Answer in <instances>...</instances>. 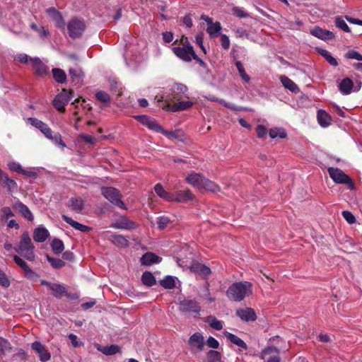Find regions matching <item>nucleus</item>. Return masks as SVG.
Returning <instances> with one entry per match:
<instances>
[{"label": "nucleus", "instance_id": "obj_28", "mask_svg": "<svg viewBox=\"0 0 362 362\" xmlns=\"http://www.w3.org/2000/svg\"><path fill=\"white\" fill-rule=\"evenodd\" d=\"M69 206L78 213L81 212L84 207V201L79 197H71L69 199Z\"/></svg>", "mask_w": 362, "mask_h": 362}, {"label": "nucleus", "instance_id": "obj_64", "mask_svg": "<svg viewBox=\"0 0 362 362\" xmlns=\"http://www.w3.org/2000/svg\"><path fill=\"white\" fill-rule=\"evenodd\" d=\"M206 344L209 347L212 349H218L219 342L213 337H209L206 340Z\"/></svg>", "mask_w": 362, "mask_h": 362}, {"label": "nucleus", "instance_id": "obj_59", "mask_svg": "<svg viewBox=\"0 0 362 362\" xmlns=\"http://www.w3.org/2000/svg\"><path fill=\"white\" fill-rule=\"evenodd\" d=\"M11 283L6 275V274L0 269V285L3 287L8 288L10 286Z\"/></svg>", "mask_w": 362, "mask_h": 362}, {"label": "nucleus", "instance_id": "obj_12", "mask_svg": "<svg viewBox=\"0 0 362 362\" xmlns=\"http://www.w3.org/2000/svg\"><path fill=\"white\" fill-rule=\"evenodd\" d=\"M190 270L202 279H206L211 274L210 268L199 262H193Z\"/></svg>", "mask_w": 362, "mask_h": 362}, {"label": "nucleus", "instance_id": "obj_58", "mask_svg": "<svg viewBox=\"0 0 362 362\" xmlns=\"http://www.w3.org/2000/svg\"><path fill=\"white\" fill-rule=\"evenodd\" d=\"M342 216L349 224H353L356 221L354 215L349 211H343Z\"/></svg>", "mask_w": 362, "mask_h": 362}, {"label": "nucleus", "instance_id": "obj_42", "mask_svg": "<svg viewBox=\"0 0 362 362\" xmlns=\"http://www.w3.org/2000/svg\"><path fill=\"white\" fill-rule=\"evenodd\" d=\"M141 281L144 284L148 286H152L156 284V279L149 272H145L142 274Z\"/></svg>", "mask_w": 362, "mask_h": 362}, {"label": "nucleus", "instance_id": "obj_3", "mask_svg": "<svg viewBox=\"0 0 362 362\" xmlns=\"http://www.w3.org/2000/svg\"><path fill=\"white\" fill-rule=\"evenodd\" d=\"M180 43L182 45V47L173 48V53L185 62H191L195 53L193 47L189 43L187 38L184 36L182 37Z\"/></svg>", "mask_w": 362, "mask_h": 362}, {"label": "nucleus", "instance_id": "obj_51", "mask_svg": "<svg viewBox=\"0 0 362 362\" xmlns=\"http://www.w3.org/2000/svg\"><path fill=\"white\" fill-rule=\"evenodd\" d=\"M157 224L158 227L160 230H163L167 228L168 225L170 223L171 221L168 216H160L157 218Z\"/></svg>", "mask_w": 362, "mask_h": 362}, {"label": "nucleus", "instance_id": "obj_23", "mask_svg": "<svg viewBox=\"0 0 362 362\" xmlns=\"http://www.w3.org/2000/svg\"><path fill=\"white\" fill-rule=\"evenodd\" d=\"M157 195L167 202H174V194H171L164 189L163 186L158 183L154 187Z\"/></svg>", "mask_w": 362, "mask_h": 362}, {"label": "nucleus", "instance_id": "obj_39", "mask_svg": "<svg viewBox=\"0 0 362 362\" xmlns=\"http://www.w3.org/2000/svg\"><path fill=\"white\" fill-rule=\"evenodd\" d=\"M4 187L6 188L9 192L16 191L18 188L17 183L13 180L9 178L6 175L4 178Z\"/></svg>", "mask_w": 362, "mask_h": 362}, {"label": "nucleus", "instance_id": "obj_35", "mask_svg": "<svg viewBox=\"0 0 362 362\" xmlns=\"http://www.w3.org/2000/svg\"><path fill=\"white\" fill-rule=\"evenodd\" d=\"M206 322L211 327L216 330H221L223 327V322L216 319L214 316L210 315L206 317Z\"/></svg>", "mask_w": 362, "mask_h": 362}, {"label": "nucleus", "instance_id": "obj_11", "mask_svg": "<svg viewBox=\"0 0 362 362\" xmlns=\"http://www.w3.org/2000/svg\"><path fill=\"white\" fill-rule=\"evenodd\" d=\"M31 348L36 354H37L39 358L42 362H47L50 360L51 354L47 351L45 346L40 341H34L31 344Z\"/></svg>", "mask_w": 362, "mask_h": 362}, {"label": "nucleus", "instance_id": "obj_52", "mask_svg": "<svg viewBox=\"0 0 362 362\" xmlns=\"http://www.w3.org/2000/svg\"><path fill=\"white\" fill-rule=\"evenodd\" d=\"M47 260L51 264V265L55 269L62 268L65 265L64 262L60 259H56L48 256Z\"/></svg>", "mask_w": 362, "mask_h": 362}, {"label": "nucleus", "instance_id": "obj_60", "mask_svg": "<svg viewBox=\"0 0 362 362\" xmlns=\"http://www.w3.org/2000/svg\"><path fill=\"white\" fill-rule=\"evenodd\" d=\"M48 139L52 140L57 145L61 146L62 148L66 146L65 143L62 139V136L59 134H55L54 136L52 135L51 138H47Z\"/></svg>", "mask_w": 362, "mask_h": 362}, {"label": "nucleus", "instance_id": "obj_38", "mask_svg": "<svg viewBox=\"0 0 362 362\" xmlns=\"http://www.w3.org/2000/svg\"><path fill=\"white\" fill-rule=\"evenodd\" d=\"M158 132L162 133L168 139H179L183 136V133L181 130H175V131H168L161 127V129H159Z\"/></svg>", "mask_w": 362, "mask_h": 362}, {"label": "nucleus", "instance_id": "obj_30", "mask_svg": "<svg viewBox=\"0 0 362 362\" xmlns=\"http://www.w3.org/2000/svg\"><path fill=\"white\" fill-rule=\"evenodd\" d=\"M161 258L151 252H147L141 258V262L144 265H151L153 263H158Z\"/></svg>", "mask_w": 362, "mask_h": 362}, {"label": "nucleus", "instance_id": "obj_1", "mask_svg": "<svg viewBox=\"0 0 362 362\" xmlns=\"http://www.w3.org/2000/svg\"><path fill=\"white\" fill-rule=\"evenodd\" d=\"M252 293V284L249 281L235 282L226 291L227 297L233 301L240 302Z\"/></svg>", "mask_w": 362, "mask_h": 362}, {"label": "nucleus", "instance_id": "obj_4", "mask_svg": "<svg viewBox=\"0 0 362 362\" xmlns=\"http://www.w3.org/2000/svg\"><path fill=\"white\" fill-rule=\"evenodd\" d=\"M101 194L112 204L119 209H127L124 203L121 199L122 194L118 189L112 187H101Z\"/></svg>", "mask_w": 362, "mask_h": 362}, {"label": "nucleus", "instance_id": "obj_44", "mask_svg": "<svg viewBox=\"0 0 362 362\" xmlns=\"http://www.w3.org/2000/svg\"><path fill=\"white\" fill-rule=\"evenodd\" d=\"M160 285L165 288L172 289L175 287V281L173 276H168L160 281Z\"/></svg>", "mask_w": 362, "mask_h": 362}, {"label": "nucleus", "instance_id": "obj_15", "mask_svg": "<svg viewBox=\"0 0 362 362\" xmlns=\"http://www.w3.org/2000/svg\"><path fill=\"white\" fill-rule=\"evenodd\" d=\"M135 118L150 129L154 130L157 132H158L159 129H161V127L156 122V120L148 116L139 115L136 116Z\"/></svg>", "mask_w": 362, "mask_h": 362}, {"label": "nucleus", "instance_id": "obj_8", "mask_svg": "<svg viewBox=\"0 0 362 362\" xmlns=\"http://www.w3.org/2000/svg\"><path fill=\"white\" fill-rule=\"evenodd\" d=\"M180 310L185 313L197 316L199 315L201 307L199 303L194 300H184L180 303Z\"/></svg>", "mask_w": 362, "mask_h": 362}, {"label": "nucleus", "instance_id": "obj_2", "mask_svg": "<svg viewBox=\"0 0 362 362\" xmlns=\"http://www.w3.org/2000/svg\"><path fill=\"white\" fill-rule=\"evenodd\" d=\"M34 245L28 232H24L18 245L14 248L16 252L28 261H34L35 255Z\"/></svg>", "mask_w": 362, "mask_h": 362}, {"label": "nucleus", "instance_id": "obj_33", "mask_svg": "<svg viewBox=\"0 0 362 362\" xmlns=\"http://www.w3.org/2000/svg\"><path fill=\"white\" fill-rule=\"evenodd\" d=\"M331 117L323 110L317 112V121L321 127H325L329 125Z\"/></svg>", "mask_w": 362, "mask_h": 362}, {"label": "nucleus", "instance_id": "obj_57", "mask_svg": "<svg viewBox=\"0 0 362 362\" xmlns=\"http://www.w3.org/2000/svg\"><path fill=\"white\" fill-rule=\"evenodd\" d=\"M13 261L15 262V263L17 265H18L21 268H22V269L23 270L24 272L28 268H29L27 263L23 259H21L20 257H18L17 255H13Z\"/></svg>", "mask_w": 362, "mask_h": 362}, {"label": "nucleus", "instance_id": "obj_54", "mask_svg": "<svg viewBox=\"0 0 362 362\" xmlns=\"http://www.w3.org/2000/svg\"><path fill=\"white\" fill-rule=\"evenodd\" d=\"M24 276L25 278L33 281H36L39 279V275L30 267L25 271Z\"/></svg>", "mask_w": 362, "mask_h": 362}, {"label": "nucleus", "instance_id": "obj_29", "mask_svg": "<svg viewBox=\"0 0 362 362\" xmlns=\"http://www.w3.org/2000/svg\"><path fill=\"white\" fill-rule=\"evenodd\" d=\"M49 231L45 228H37L33 233V239L38 243L44 242L49 236Z\"/></svg>", "mask_w": 362, "mask_h": 362}, {"label": "nucleus", "instance_id": "obj_53", "mask_svg": "<svg viewBox=\"0 0 362 362\" xmlns=\"http://www.w3.org/2000/svg\"><path fill=\"white\" fill-rule=\"evenodd\" d=\"M95 97L98 100L103 103H108L110 101L109 95L107 93L102 90L97 92L95 94Z\"/></svg>", "mask_w": 362, "mask_h": 362}, {"label": "nucleus", "instance_id": "obj_16", "mask_svg": "<svg viewBox=\"0 0 362 362\" xmlns=\"http://www.w3.org/2000/svg\"><path fill=\"white\" fill-rule=\"evenodd\" d=\"M236 315L245 322L255 321L257 319L255 310L250 308L238 309L236 310Z\"/></svg>", "mask_w": 362, "mask_h": 362}, {"label": "nucleus", "instance_id": "obj_41", "mask_svg": "<svg viewBox=\"0 0 362 362\" xmlns=\"http://www.w3.org/2000/svg\"><path fill=\"white\" fill-rule=\"evenodd\" d=\"M202 189H206L212 192H216L220 190V187L213 181L205 178L203 182Z\"/></svg>", "mask_w": 362, "mask_h": 362}, {"label": "nucleus", "instance_id": "obj_55", "mask_svg": "<svg viewBox=\"0 0 362 362\" xmlns=\"http://www.w3.org/2000/svg\"><path fill=\"white\" fill-rule=\"evenodd\" d=\"M24 276L25 278L33 281H36L39 279V275L30 267L25 271Z\"/></svg>", "mask_w": 362, "mask_h": 362}, {"label": "nucleus", "instance_id": "obj_9", "mask_svg": "<svg viewBox=\"0 0 362 362\" xmlns=\"http://www.w3.org/2000/svg\"><path fill=\"white\" fill-rule=\"evenodd\" d=\"M40 284L46 286L56 298H61L66 293V288L63 284L51 283L45 280H40Z\"/></svg>", "mask_w": 362, "mask_h": 362}, {"label": "nucleus", "instance_id": "obj_5", "mask_svg": "<svg viewBox=\"0 0 362 362\" xmlns=\"http://www.w3.org/2000/svg\"><path fill=\"white\" fill-rule=\"evenodd\" d=\"M69 35L72 39L80 37L86 29V24L83 19L73 18L67 23Z\"/></svg>", "mask_w": 362, "mask_h": 362}, {"label": "nucleus", "instance_id": "obj_14", "mask_svg": "<svg viewBox=\"0 0 362 362\" xmlns=\"http://www.w3.org/2000/svg\"><path fill=\"white\" fill-rule=\"evenodd\" d=\"M28 120L32 126L40 130V132L45 136L46 138L52 137V131L47 124L34 117H29Z\"/></svg>", "mask_w": 362, "mask_h": 362}, {"label": "nucleus", "instance_id": "obj_27", "mask_svg": "<svg viewBox=\"0 0 362 362\" xmlns=\"http://www.w3.org/2000/svg\"><path fill=\"white\" fill-rule=\"evenodd\" d=\"M353 87V81L349 78H344L339 84V90L344 95L350 94Z\"/></svg>", "mask_w": 362, "mask_h": 362}, {"label": "nucleus", "instance_id": "obj_49", "mask_svg": "<svg viewBox=\"0 0 362 362\" xmlns=\"http://www.w3.org/2000/svg\"><path fill=\"white\" fill-rule=\"evenodd\" d=\"M14 216L11 209L8 206H4L1 209V220L2 221H7L10 217Z\"/></svg>", "mask_w": 362, "mask_h": 362}, {"label": "nucleus", "instance_id": "obj_22", "mask_svg": "<svg viewBox=\"0 0 362 362\" xmlns=\"http://www.w3.org/2000/svg\"><path fill=\"white\" fill-rule=\"evenodd\" d=\"M63 220L69 224L71 226H72L74 228H75L77 230H79L81 232L83 233H88L90 230H91V228H90L88 226L83 225L74 220H73L71 218L69 217L66 215H62Z\"/></svg>", "mask_w": 362, "mask_h": 362}, {"label": "nucleus", "instance_id": "obj_20", "mask_svg": "<svg viewBox=\"0 0 362 362\" xmlns=\"http://www.w3.org/2000/svg\"><path fill=\"white\" fill-rule=\"evenodd\" d=\"M310 33L321 40H332L334 38V35L332 32L323 30L319 27H315V28L310 30Z\"/></svg>", "mask_w": 362, "mask_h": 362}, {"label": "nucleus", "instance_id": "obj_6", "mask_svg": "<svg viewBox=\"0 0 362 362\" xmlns=\"http://www.w3.org/2000/svg\"><path fill=\"white\" fill-rule=\"evenodd\" d=\"M330 177L335 183L346 184L350 189L354 188V183L349 175L345 174L341 169L329 167L327 169Z\"/></svg>", "mask_w": 362, "mask_h": 362}, {"label": "nucleus", "instance_id": "obj_24", "mask_svg": "<svg viewBox=\"0 0 362 362\" xmlns=\"http://www.w3.org/2000/svg\"><path fill=\"white\" fill-rule=\"evenodd\" d=\"M47 13L55 22V24L59 28H64V23L61 13L54 8H49L47 10Z\"/></svg>", "mask_w": 362, "mask_h": 362}, {"label": "nucleus", "instance_id": "obj_37", "mask_svg": "<svg viewBox=\"0 0 362 362\" xmlns=\"http://www.w3.org/2000/svg\"><path fill=\"white\" fill-rule=\"evenodd\" d=\"M110 240L119 247H126L128 245V240L121 235L113 234L110 238Z\"/></svg>", "mask_w": 362, "mask_h": 362}, {"label": "nucleus", "instance_id": "obj_48", "mask_svg": "<svg viewBox=\"0 0 362 362\" xmlns=\"http://www.w3.org/2000/svg\"><path fill=\"white\" fill-rule=\"evenodd\" d=\"M206 362H221V355L217 351L211 350L208 351Z\"/></svg>", "mask_w": 362, "mask_h": 362}, {"label": "nucleus", "instance_id": "obj_63", "mask_svg": "<svg viewBox=\"0 0 362 362\" xmlns=\"http://www.w3.org/2000/svg\"><path fill=\"white\" fill-rule=\"evenodd\" d=\"M221 44L224 49H228L229 48L230 42L228 37L226 35H221Z\"/></svg>", "mask_w": 362, "mask_h": 362}, {"label": "nucleus", "instance_id": "obj_31", "mask_svg": "<svg viewBox=\"0 0 362 362\" xmlns=\"http://www.w3.org/2000/svg\"><path fill=\"white\" fill-rule=\"evenodd\" d=\"M280 81L282 85L292 93H298L299 91L298 86L286 76H281Z\"/></svg>", "mask_w": 362, "mask_h": 362}, {"label": "nucleus", "instance_id": "obj_62", "mask_svg": "<svg viewBox=\"0 0 362 362\" xmlns=\"http://www.w3.org/2000/svg\"><path fill=\"white\" fill-rule=\"evenodd\" d=\"M348 59H354L358 61H362V55L358 52L350 50L346 54Z\"/></svg>", "mask_w": 362, "mask_h": 362}, {"label": "nucleus", "instance_id": "obj_21", "mask_svg": "<svg viewBox=\"0 0 362 362\" xmlns=\"http://www.w3.org/2000/svg\"><path fill=\"white\" fill-rule=\"evenodd\" d=\"M30 62H32L33 69L37 75L43 76L47 73V66L39 58L30 59Z\"/></svg>", "mask_w": 362, "mask_h": 362}, {"label": "nucleus", "instance_id": "obj_25", "mask_svg": "<svg viewBox=\"0 0 362 362\" xmlns=\"http://www.w3.org/2000/svg\"><path fill=\"white\" fill-rule=\"evenodd\" d=\"M193 199V194L189 189L178 191L174 194V202H186Z\"/></svg>", "mask_w": 362, "mask_h": 362}, {"label": "nucleus", "instance_id": "obj_47", "mask_svg": "<svg viewBox=\"0 0 362 362\" xmlns=\"http://www.w3.org/2000/svg\"><path fill=\"white\" fill-rule=\"evenodd\" d=\"M235 66H236L237 69L238 70L239 74H240V77L242 78V79L245 83H249V81H250V78L246 74V72L245 71V69L243 67V65L241 63V62H240V61L235 62Z\"/></svg>", "mask_w": 362, "mask_h": 362}, {"label": "nucleus", "instance_id": "obj_13", "mask_svg": "<svg viewBox=\"0 0 362 362\" xmlns=\"http://www.w3.org/2000/svg\"><path fill=\"white\" fill-rule=\"evenodd\" d=\"M187 87L182 83H175L171 88L170 97L169 100H180L182 98L183 95L187 92Z\"/></svg>", "mask_w": 362, "mask_h": 362}, {"label": "nucleus", "instance_id": "obj_26", "mask_svg": "<svg viewBox=\"0 0 362 362\" xmlns=\"http://www.w3.org/2000/svg\"><path fill=\"white\" fill-rule=\"evenodd\" d=\"M223 334L231 343L235 344L243 350L247 349V345L246 343L238 336L226 331L223 332Z\"/></svg>", "mask_w": 362, "mask_h": 362}, {"label": "nucleus", "instance_id": "obj_43", "mask_svg": "<svg viewBox=\"0 0 362 362\" xmlns=\"http://www.w3.org/2000/svg\"><path fill=\"white\" fill-rule=\"evenodd\" d=\"M51 246H52L53 252L56 255H59V254L62 253L64 249L63 242L61 240L57 239V238H54L52 240V242L51 243Z\"/></svg>", "mask_w": 362, "mask_h": 362}, {"label": "nucleus", "instance_id": "obj_32", "mask_svg": "<svg viewBox=\"0 0 362 362\" xmlns=\"http://www.w3.org/2000/svg\"><path fill=\"white\" fill-rule=\"evenodd\" d=\"M192 103L191 101L187 100V101H182L178 102L173 105H168V109L172 112H177L181 110H187L189 107L192 106Z\"/></svg>", "mask_w": 362, "mask_h": 362}, {"label": "nucleus", "instance_id": "obj_36", "mask_svg": "<svg viewBox=\"0 0 362 362\" xmlns=\"http://www.w3.org/2000/svg\"><path fill=\"white\" fill-rule=\"evenodd\" d=\"M53 77L54 80L59 83H64L66 81V75L65 72L58 68L52 69Z\"/></svg>", "mask_w": 362, "mask_h": 362}, {"label": "nucleus", "instance_id": "obj_50", "mask_svg": "<svg viewBox=\"0 0 362 362\" xmlns=\"http://www.w3.org/2000/svg\"><path fill=\"white\" fill-rule=\"evenodd\" d=\"M335 25L338 28L341 29L344 32H350L349 27L348 26L344 18L341 16H337L335 18Z\"/></svg>", "mask_w": 362, "mask_h": 362}, {"label": "nucleus", "instance_id": "obj_40", "mask_svg": "<svg viewBox=\"0 0 362 362\" xmlns=\"http://www.w3.org/2000/svg\"><path fill=\"white\" fill-rule=\"evenodd\" d=\"M99 350L105 355L110 356L120 352V347L118 345L112 344L103 346L102 349H99Z\"/></svg>", "mask_w": 362, "mask_h": 362}, {"label": "nucleus", "instance_id": "obj_45", "mask_svg": "<svg viewBox=\"0 0 362 362\" xmlns=\"http://www.w3.org/2000/svg\"><path fill=\"white\" fill-rule=\"evenodd\" d=\"M269 136L272 139H275L276 137L284 139L286 136V133L284 129L275 127L269 130Z\"/></svg>", "mask_w": 362, "mask_h": 362}, {"label": "nucleus", "instance_id": "obj_7", "mask_svg": "<svg viewBox=\"0 0 362 362\" xmlns=\"http://www.w3.org/2000/svg\"><path fill=\"white\" fill-rule=\"evenodd\" d=\"M72 92L63 88L62 92L57 95L53 100L54 107L60 112H64L65 106L71 99Z\"/></svg>", "mask_w": 362, "mask_h": 362}, {"label": "nucleus", "instance_id": "obj_34", "mask_svg": "<svg viewBox=\"0 0 362 362\" xmlns=\"http://www.w3.org/2000/svg\"><path fill=\"white\" fill-rule=\"evenodd\" d=\"M221 30V25L219 22H216L208 25L206 32L209 34L211 37H216L220 34Z\"/></svg>", "mask_w": 362, "mask_h": 362}, {"label": "nucleus", "instance_id": "obj_10", "mask_svg": "<svg viewBox=\"0 0 362 362\" xmlns=\"http://www.w3.org/2000/svg\"><path fill=\"white\" fill-rule=\"evenodd\" d=\"M110 227L115 229L134 230L136 228V224L128 217L122 216L112 222Z\"/></svg>", "mask_w": 362, "mask_h": 362}, {"label": "nucleus", "instance_id": "obj_18", "mask_svg": "<svg viewBox=\"0 0 362 362\" xmlns=\"http://www.w3.org/2000/svg\"><path fill=\"white\" fill-rule=\"evenodd\" d=\"M13 208L17 210L28 221H33L34 217L28 207L23 202L18 201L13 205Z\"/></svg>", "mask_w": 362, "mask_h": 362}, {"label": "nucleus", "instance_id": "obj_56", "mask_svg": "<svg viewBox=\"0 0 362 362\" xmlns=\"http://www.w3.org/2000/svg\"><path fill=\"white\" fill-rule=\"evenodd\" d=\"M214 100L218 102L219 103L223 105L224 107H227V108H228L230 110H232L240 111V110H243V108L241 107H238V106H236L234 104L228 103L226 102L223 99H219V100L218 99H214Z\"/></svg>", "mask_w": 362, "mask_h": 362}, {"label": "nucleus", "instance_id": "obj_17", "mask_svg": "<svg viewBox=\"0 0 362 362\" xmlns=\"http://www.w3.org/2000/svg\"><path fill=\"white\" fill-rule=\"evenodd\" d=\"M189 344L192 347L195 348L197 351H200L204 346V337L201 333L196 332L189 337Z\"/></svg>", "mask_w": 362, "mask_h": 362}, {"label": "nucleus", "instance_id": "obj_61", "mask_svg": "<svg viewBox=\"0 0 362 362\" xmlns=\"http://www.w3.org/2000/svg\"><path fill=\"white\" fill-rule=\"evenodd\" d=\"M8 167L11 170H12L13 172L18 173H21L23 170L20 163L14 162V161L9 162L8 163Z\"/></svg>", "mask_w": 362, "mask_h": 362}, {"label": "nucleus", "instance_id": "obj_46", "mask_svg": "<svg viewBox=\"0 0 362 362\" xmlns=\"http://www.w3.org/2000/svg\"><path fill=\"white\" fill-rule=\"evenodd\" d=\"M320 53L330 65L334 66H337L338 65L337 59L334 57H332L331 53L327 50L321 49L320 51Z\"/></svg>", "mask_w": 362, "mask_h": 362}, {"label": "nucleus", "instance_id": "obj_19", "mask_svg": "<svg viewBox=\"0 0 362 362\" xmlns=\"http://www.w3.org/2000/svg\"><path fill=\"white\" fill-rule=\"evenodd\" d=\"M204 179L205 177L199 173H192L187 177L186 180L189 184L201 190Z\"/></svg>", "mask_w": 362, "mask_h": 362}]
</instances>
